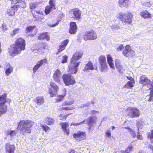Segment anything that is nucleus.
<instances>
[{"mask_svg":"<svg viewBox=\"0 0 153 153\" xmlns=\"http://www.w3.org/2000/svg\"><path fill=\"white\" fill-rule=\"evenodd\" d=\"M25 40L19 37L16 39L15 43L10 45L8 49V52L11 56H15L21 53L22 51L25 49Z\"/></svg>","mask_w":153,"mask_h":153,"instance_id":"f257e3e1","label":"nucleus"},{"mask_svg":"<svg viewBox=\"0 0 153 153\" xmlns=\"http://www.w3.org/2000/svg\"><path fill=\"white\" fill-rule=\"evenodd\" d=\"M34 125V122L30 120H21L18 123L17 129L20 130L22 134L31 133V128Z\"/></svg>","mask_w":153,"mask_h":153,"instance_id":"f03ea898","label":"nucleus"},{"mask_svg":"<svg viewBox=\"0 0 153 153\" xmlns=\"http://www.w3.org/2000/svg\"><path fill=\"white\" fill-rule=\"evenodd\" d=\"M140 83L142 84L143 86H145L146 85L150 86L151 87L149 89L150 90V93L149 95V98L148 99L149 101H153V86L151 83V81L144 75H142L140 78Z\"/></svg>","mask_w":153,"mask_h":153,"instance_id":"7ed1b4c3","label":"nucleus"},{"mask_svg":"<svg viewBox=\"0 0 153 153\" xmlns=\"http://www.w3.org/2000/svg\"><path fill=\"white\" fill-rule=\"evenodd\" d=\"M37 3L35 2H31L29 4V8L30 10L31 14L33 17L35 18V20L37 21H40L42 20V18L37 15L41 14L40 11L35 10L33 11V10L37 7Z\"/></svg>","mask_w":153,"mask_h":153,"instance_id":"20e7f679","label":"nucleus"},{"mask_svg":"<svg viewBox=\"0 0 153 153\" xmlns=\"http://www.w3.org/2000/svg\"><path fill=\"white\" fill-rule=\"evenodd\" d=\"M133 17V14L130 12L126 14L121 12L119 13L117 18L123 23L130 24L132 22Z\"/></svg>","mask_w":153,"mask_h":153,"instance_id":"39448f33","label":"nucleus"},{"mask_svg":"<svg viewBox=\"0 0 153 153\" xmlns=\"http://www.w3.org/2000/svg\"><path fill=\"white\" fill-rule=\"evenodd\" d=\"M126 112L130 118L138 117L140 115L139 110L135 107H129L126 109Z\"/></svg>","mask_w":153,"mask_h":153,"instance_id":"423d86ee","label":"nucleus"},{"mask_svg":"<svg viewBox=\"0 0 153 153\" xmlns=\"http://www.w3.org/2000/svg\"><path fill=\"white\" fill-rule=\"evenodd\" d=\"M62 78L64 83L66 86L73 85L76 83L74 78L69 74H63Z\"/></svg>","mask_w":153,"mask_h":153,"instance_id":"0eeeda50","label":"nucleus"},{"mask_svg":"<svg viewBox=\"0 0 153 153\" xmlns=\"http://www.w3.org/2000/svg\"><path fill=\"white\" fill-rule=\"evenodd\" d=\"M99 70L101 72H105L108 70V66L107 64L105 57L104 55H100L98 58Z\"/></svg>","mask_w":153,"mask_h":153,"instance_id":"6e6552de","label":"nucleus"},{"mask_svg":"<svg viewBox=\"0 0 153 153\" xmlns=\"http://www.w3.org/2000/svg\"><path fill=\"white\" fill-rule=\"evenodd\" d=\"M50 85L51 87L48 88V93L50 97H53L57 94L59 88L57 85L53 82H50Z\"/></svg>","mask_w":153,"mask_h":153,"instance_id":"1a4fd4ad","label":"nucleus"},{"mask_svg":"<svg viewBox=\"0 0 153 153\" xmlns=\"http://www.w3.org/2000/svg\"><path fill=\"white\" fill-rule=\"evenodd\" d=\"M97 38V36L96 33L92 29L87 31L82 36L83 39L85 41L95 40Z\"/></svg>","mask_w":153,"mask_h":153,"instance_id":"9d476101","label":"nucleus"},{"mask_svg":"<svg viewBox=\"0 0 153 153\" xmlns=\"http://www.w3.org/2000/svg\"><path fill=\"white\" fill-rule=\"evenodd\" d=\"M73 102L65 101L61 105V107L60 108L59 110L60 111H70L73 110L74 109L73 106H69L73 104Z\"/></svg>","mask_w":153,"mask_h":153,"instance_id":"9b49d317","label":"nucleus"},{"mask_svg":"<svg viewBox=\"0 0 153 153\" xmlns=\"http://www.w3.org/2000/svg\"><path fill=\"white\" fill-rule=\"evenodd\" d=\"M73 137L78 141H81L86 139V134L85 132L79 131L73 135Z\"/></svg>","mask_w":153,"mask_h":153,"instance_id":"f8f14e48","label":"nucleus"},{"mask_svg":"<svg viewBox=\"0 0 153 153\" xmlns=\"http://www.w3.org/2000/svg\"><path fill=\"white\" fill-rule=\"evenodd\" d=\"M122 53L126 57H130L133 56L134 51L132 50L131 47L129 45H127L122 51Z\"/></svg>","mask_w":153,"mask_h":153,"instance_id":"ddd939ff","label":"nucleus"},{"mask_svg":"<svg viewBox=\"0 0 153 153\" xmlns=\"http://www.w3.org/2000/svg\"><path fill=\"white\" fill-rule=\"evenodd\" d=\"M25 30L26 33L28 34V36L30 37H33L36 35L37 32V29L35 25H30L27 27Z\"/></svg>","mask_w":153,"mask_h":153,"instance_id":"4468645a","label":"nucleus"},{"mask_svg":"<svg viewBox=\"0 0 153 153\" xmlns=\"http://www.w3.org/2000/svg\"><path fill=\"white\" fill-rule=\"evenodd\" d=\"M83 53L80 51H76L73 55L70 61V63L75 64L76 61L79 60L82 56Z\"/></svg>","mask_w":153,"mask_h":153,"instance_id":"2eb2a0df","label":"nucleus"},{"mask_svg":"<svg viewBox=\"0 0 153 153\" xmlns=\"http://www.w3.org/2000/svg\"><path fill=\"white\" fill-rule=\"evenodd\" d=\"M73 15V18L75 20H79L81 18V11L78 8L72 9L71 10Z\"/></svg>","mask_w":153,"mask_h":153,"instance_id":"dca6fc26","label":"nucleus"},{"mask_svg":"<svg viewBox=\"0 0 153 153\" xmlns=\"http://www.w3.org/2000/svg\"><path fill=\"white\" fill-rule=\"evenodd\" d=\"M61 128L64 132L65 134L68 136L70 134V130L69 128H68L69 127V123L68 122H61L59 124Z\"/></svg>","mask_w":153,"mask_h":153,"instance_id":"f3484780","label":"nucleus"},{"mask_svg":"<svg viewBox=\"0 0 153 153\" xmlns=\"http://www.w3.org/2000/svg\"><path fill=\"white\" fill-rule=\"evenodd\" d=\"M62 73L60 70L57 69L54 72L53 75V80L56 82H60Z\"/></svg>","mask_w":153,"mask_h":153,"instance_id":"a211bd4d","label":"nucleus"},{"mask_svg":"<svg viewBox=\"0 0 153 153\" xmlns=\"http://www.w3.org/2000/svg\"><path fill=\"white\" fill-rule=\"evenodd\" d=\"M80 62H78L75 64L71 63V64L74 66L69 67V70L68 72L70 73V74H76L78 71V69L77 67L79 66Z\"/></svg>","mask_w":153,"mask_h":153,"instance_id":"6ab92c4d","label":"nucleus"},{"mask_svg":"<svg viewBox=\"0 0 153 153\" xmlns=\"http://www.w3.org/2000/svg\"><path fill=\"white\" fill-rule=\"evenodd\" d=\"M47 63V59L46 58H45L41 59L38 62L37 64L36 65L33 67V71L35 73L42 66L43 64Z\"/></svg>","mask_w":153,"mask_h":153,"instance_id":"aec40b11","label":"nucleus"},{"mask_svg":"<svg viewBox=\"0 0 153 153\" xmlns=\"http://www.w3.org/2000/svg\"><path fill=\"white\" fill-rule=\"evenodd\" d=\"M47 63V59L46 58H45L41 59L38 62L37 64L36 65L33 67V71L35 73L42 66L43 64Z\"/></svg>","mask_w":153,"mask_h":153,"instance_id":"412c9836","label":"nucleus"},{"mask_svg":"<svg viewBox=\"0 0 153 153\" xmlns=\"http://www.w3.org/2000/svg\"><path fill=\"white\" fill-rule=\"evenodd\" d=\"M46 47V43L42 42L38 44L35 50L41 54H43L45 53Z\"/></svg>","mask_w":153,"mask_h":153,"instance_id":"4be33fe9","label":"nucleus"},{"mask_svg":"<svg viewBox=\"0 0 153 153\" xmlns=\"http://www.w3.org/2000/svg\"><path fill=\"white\" fill-rule=\"evenodd\" d=\"M77 28L76 22H71L70 23L69 33L71 34H75L77 32Z\"/></svg>","mask_w":153,"mask_h":153,"instance_id":"5701e85b","label":"nucleus"},{"mask_svg":"<svg viewBox=\"0 0 153 153\" xmlns=\"http://www.w3.org/2000/svg\"><path fill=\"white\" fill-rule=\"evenodd\" d=\"M5 148L6 153H14L15 147L14 145H11L8 143L6 144Z\"/></svg>","mask_w":153,"mask_h":153,"instance_id":"b1692460","label":"nucleus"},{"mask_svg":"<svg viewBox=\"0 0 153 153\" xmlns=\"http://www.w3.org/2000/svg\"><path fill=\"white\" fill-rule=\"evenodd\" d=\"M140 14L144 19H151L152 18V14L147 10H142Z\"/></svg>","mask_w":153,"mask_h":153,"instance_id":"393cba45","label":"nucleus"},{"mask_svg":"<svg viewBox=\"0 0 153 153\" xmlns=\"http://www.w3.org/2000/svg\"><path fill=\"white\" fill-rule=\"evenodd\" d=\"M33 101L38 105H41L44 103L45 100L43 97L39 96L36 97Z\"/></svg>","mask_w":153,"mask_h":153,"instance_id":"a878e982","label":"nucleus"},{"mask_svg":"<svg viewBox=\"0 0 153 153\" xmlns=\"http://www.w3.org/2000/svg\"><path fill=\"white\" fill-rule=\"evenodd\" d=\"M130 2V0H119L118 4L121 7H127Z\"/></svg>","mask_w":153,"mask_h":153,"instance_id":"bb28decb","label":"nucleus"},{"mask_svg":"<svg viewBox=\"0 0 153 153\" xmlns=\"http://www.w3.org/2000/svg\"><path fill=\"white\" fill-rule=\"evenodd\" d=\"M94 69V68L93 63L91 61H89L85 65L83 71H85L88 70H93Z\"/></svg>","mask_w":153,"mask_h":153,"instance_id":"cd10ccee","label":"nucleus"},{"mask_svg":"<svg viewBox=\"0 0 153 153\" xmlns=\"http://www.w3.org/2000/svg\"><path fill=\"white\" fill-rule=\"evenodd\" d=\"M7 105L5 103H0V113L2 114H4L7 111Z\"/></svg>","mask_w":153,"mask_h":153,"instance_id":"c85d7f7f","label":"nucleus"},{"mask_svg":"<svg viewBox=\"0 0 153 153\" xmlns=\"http://www.w3.org/2000/svg\"><path fill=\"white\" fill-rule=\"evenodd\" d=\"M38 39L40 40L46 39L47 41L50 40V37L47 32L40 33L38 37Z\"/></svg>","mask_w":153,"mask_h":153,"instance_id":"c756f323","label":"nucleus"},{"mask_svg":"<svg viewBox=\"0 0 153 153\" xmlns=\"http://www.w3.org/2000/svg\"><path fill=\"white\" fill-rule=\"evenodd\" d=\"M107 60L108 64L111 68H114V64L113 62V60L112 57L110 54H108L107 55Z\"/></svg>","mask_w":153,"mask_h":153,"instance_id":"7c9ffc66","label":"nucleus"},{"mask_svg":"<svg viewBox=\"0 0 153 153\" xmlns=\"http://www.w3.org/2000/svg\"><path fill=\"white\" fill-rule=\"evenodd\" d=\"M45 121L46 123L48 125H53L55 122V120L53 118L49 117L45 118Z\"/></svg>","mask_w":153,"mask_h":153,"instance_id":"2f4dec72","label":"nucleus"},{"mask_svg":"<svg viewBox=\"0 0 153 153\" xmlns=\"http://www.w3.org/2000/svg\"><path fill=\"white\" fill-rule=\"evenodd\" d=\"M59 23V21L56 19H53L50 21L48 24L49 26L53 27L57 25Z\"/></svg>","mask_w":153,"mask_h":153,"instance_id":"473e14b6","label":"nucleus"},{"mask_svg":"<svg viewBox=\"0 0 153 153\" xmlns=\"http://www.w3.org/2000/svg\"><path fill=\"white\" fill-rule=\"evenodd\" d=\"M7 95L6 93H4L0 96V103H6L7 102Z\"/></svg>","mask_w":153,"mask_h":153,"instance_id":"72a5a7b5","label":"nucleus"},{"mask_svg":"<svg viewBox=\"0 0 153 153\" xmlns=\"http://www.w3.org/2000/svg\"><path fill=\"white\" fill-rule=\"evenodd\" d=\"M71 114H60L59 115V120H60L65 121L66 120L68 117Z\"/></svg>","mask_w":153,"mask_h":153,"instance_id":"f704fd0d","label":"nucleus"},{"mask_svg":"<svg viewBox=\"0 0 153 153\" xmlns=\"http://www.w3.org/2000/svg\"><path fill=\"white\" fill-rule=\"evenodd\" d=\"M135 83V81H128L124 86V87L127 88H131L133 87Z\"/></svg>","mask_w":153,"mask_h":153,"instance_id":"c9c22d12","label":"nucleus"},{"mask_svg":"<svg viewBox=\"0 0 153 153\" xmlns=\"http://www.w3.org/2000/svg\"><path fill=\"white\" fill-rule=\"evenodd\" d=\"M8 68L5 71V73L7 76H8L13 71V68L11 65L10 64H7Z\"/></svg>","mask_w":153,"mask_h":153,"instance_id":"e433bc0d","label":"nucleus"},{"mask_svg":"<svg viewBox=\"0 0 153 153\" xmlns=\"http://www.w3.org/2000/svg\"><path fill=\"white\" fill-rule=\"evenodd\" d=\"M65 97L61 94L58 95L55 98V101L56 103H58L61 102L63 100Z\"/></svg>","mask_w":153,"mask_h":153,"instance_id":"4c0bfd02","label":"nucleus"},{"mask_svg":"<svg viewBox=\"0 0 153 153\" xmlns=\"http://www.w3.org/2000/svg\"><path fill=\"white\" fill-rule=\"evenodd\" d=\"M133 146L130 145L125 150H123L124 153H130L133 150Z\"/></svg>","mask_w":153,"mask_h":153,"instance_id":"58836bf2","label":"nucleus"},{"mask_svg":"<svg viewBox=\"0 0 153 153\" xmlns=\"http://www.w3.org/2000/svg\"><path fill=\"white\" fill-rule=\"evenodd\" d=\"M115 65L116 68L117 69L118 71L120 72L123 69V67L121 64L118 61H116Z\"/></svg>","mask_w":153,"mask_h":153,"instance_id":"ea45409f","label":"nucleus"},{"mask_svg":"<svg viewBox=\"0 0 153 153\" xmlns=\"http://www.w3.org/2000/svg\"><path fill=\"white\" fill-rule=\"evenodd\" d=\"M147 138L149 139L151 143H153V130L151 131V132L148 133Z\"/></svg>","mask_w":153,"mask_h":153,"instance_id":"a19ab883","label":"nucleus"},{"mask_svg":"<svg viewBox=\"0 0 153 153\" xmlns=\"http://www.w3.org/2000/svg\"><path fill=\"white\" fill-rule=\"evenodd\" d=\"M6 13L9 16H13L15 14V11L11 8L7 9Z\"/></svg>","mask_w":153,"mask_h":153,"instance_id":"79ce46f5","label":"nucleus"},{"mask_svg":"<svg viewBox=\"0 0 153 153\" xmlns=\"http://www.w3.org/2000/svg\"><path fill=\"white\" fill-rule=\"evenodd\" d=\"M56 1L54 0H50L49 1V4L50 7H51L53 9L55 10L56 9Z\"/></svg>","mask_w":153,"mask_h":153,"instance_id":"37998d69","label":"nucleus"},{"mask_svg":"<svg viewBox=\"0 0 153 153\" xmlns=\"http://www.w3.org/2000/svg\"><path fill=\"white\" fill-rule=\"evenodd\" d=\"M20 1L18 5L19 7L25 8L26 7V3L25 0H20Z\"/></svg>","mask_w":153,"mask_h":153,"instance_id":"c03bdc74","label":"nucleus"},{"mask_svg":"<svg viewBox=\"0 0 153 153\" xmlns=\"http://www.w3.org/2000/svg\"><path fill=\"white\" fill-rule=\"evenodd\" d=\"M53 9L50 6L47 5L44 11L46 15L49 14L51 11V9Z\"/></svg>","mask_w":153,"mask_h":153,"instance_id":"a18cd8bd","label":"nucleus"},{"mask_svg":"<svg viewBox=\"0 0 153 153\" xmlns=\"http://www.w3.org/2000/svg\"><path fill=\"white\" fill-rule=\"evenodd\" d=\"M66 48L60 44L59 46V48L58 49L57 52L56 53V54H58L59 53L65 50Z\"/></svg>","mask_w":153,"mask_h":153,"instance_id":"49530a36","label":"nucleus"},{"mask_svg":"<svg viewBox=\"0 0 153 153\" xmlns=\"http://www.w3.org/2000/svg\"><path fill=\"white\" fill-rule=\"evenodd\" d=\"M69 42V40L68 39H65L61 42L60 44L66 48Z\"/></svg>","mask_w":153,"mask_h":153,"instance_id":"de8ad7c7","label":"nucleus"},{"mask_svg":"<svg viewBox=\"0 0 153 153\" xmlns=\"http://www.w3.org/2000/svg\"><path fill=\"white\" fill-rule=\"evenodd\" d=\"M19 28L14 29L12 31V33L11 34L10 36L13 37V36L16 34L19 31Z\"/></svg>","mask_w":153,"mask_h":153,"instance_id":"09e8293b","label":"nucleus"},{"mask_svg":"<svg viewBox=\"0 0 153 153\" xmlns=\"http://www.w3.org/2000/svg\"><path fill=\"white\" fill-rule=\"evenodd\" d=\"M41 126L45 132H47L48 130L50 129V127L46 125H41Z\"/></svg>","mask_w":153,"mask_h":153,"instance_id":"8fccbe9b","label":"nucleus"},{"mask_svg":"<svg viewBox=\"0 0 153 153\" xmlns=\"http://www.w3.org/2000/svg\"><path fill=\"white\" fill-rule=\"evenodd\" d=\"M68 56L66 55H65L62 57L61 63H66L67 62Z\"/></svg>","mask_w":153,"mask_h":153,"instance_id":"3c124183","label":"nucleus"},{"mask_svg":"<svg viewBox=\"0 0 153 153\" xmlns=\"http://www.w3.org/2000/svg\"><path fill=\"white\" fill-rule=\"evenodd\" d=\"M124 48V47L123 45L121 44L117 48L116 50L118 52L120 51L123 49Z\"/></svg>","mask_w":153,"mask_h":153,"instance_id":"603ef678","label":"nucleus"},{"mask_svg":"<svg viewBox=\"0 0 153 153\" xmlns=\"http://www.w3.org/2000/svg\"><path fill=\"white\" fill-rule=\"evenodd\" d=\"M11 1V4H16L17 3H19L20 1H21L20 0H10Z\"/></svg>","mask_w":153,"mask_h":153,"instance_id":"864d4df0","label":"nucleus"},{"mask_svg":"<svg viewBox=\"0 0 153 153\" xmlns=\"http://www.w3.org/2000/svg\"><path fill=\"white\" fill-rule=\"evenodd\" d=\"M61 94L63 96L65 97L66 96V92H67V89L66 88H64L63 89L61 90Z\"/></svg>","mask_w":153,"mask_h":153,"instance_id":"5fc2aeb1","label":"nucleus"},{"mask_svg":"<svg viewBox=\"0 0 153 153\" xmlns=\"http://www.w3.org/2000/svg\"><path fill=\"white\" fill-rule=\"evenodd\" d=\"M137 138V139L139 140H143V137L142 134L139 133H138Z\"/></svg>","mask_w":153,"mask_h":153,"instance_id":"6e6d98bb","label":"nucleus"},{"mask_svg":"<svg viewBox=\"0 0 153 153\" xmlns=\"http://www.w3.org/2000/svg\"><path fill=\"white\" fill-rule=\"evenodd\" d=\"M16 133V132L15 130L10 131L7 132V134L8 135H12V136H13V135H15Z\"/></svg>","mask_w":153,"mask_h":153,"instance_id":"4d7b16f0","label":"nucleus"},{"mask_svg":"<svg viewBox=\"0 0 153 153\" xmlns=\"http://www.w3.org/2000/svg\"><path fill=\"white\" fill-rule=\"evenodd\" d=\"M105 134L106 136L108 137H110L111 136V133L109 130H107L105 132Z\"/></svg>","mask_w":153,"mask_h":153,"instance_id":"13d9d810","label":"nucleus"},{"mask_svg":"<svg viewBox=\"0 0 153 153\" xmlns=\"http://www.w3.org/2000/svg\"><path fill=\"white\" fill-rule=\"evenodd\" d=\"M131 136L133 138H135L136 137V134L133 130L131 131Z\"/></svg>","mask_w":153,"mask_h":153,"instance_id":"bf43d9fd","label":"nucleus"},{"mask_svg":"<svg viewBox=\"0 0 153 153\" xmlns=\"http://www.w3.org/2000/svg\"><path fill=\"white\" fill-rule=\"evenodd\" d=\"M19 7V6L18 5H12L11 6V8L12 9H16V10H17V9Z\"/></svg>","mask_w":153,"mask_h":153,"instance_id":"052dcab7","label":"nucleus"},{"mask_svg":"<svg viewBox=\"0 0 153 153\" xmlns=\"http://www.w3.org/2000/svg\"><path fill=\"white\" fill-rule=\"evenodd\" d=\"M94 122V118L92 117H89V122L90 123H92Z\"/></svg>","mask_w":153,"mask_h":153,"instance_id":"680f3d73","label":"nucleus"},{"mask_svg":"<svg viewBox=\"0 0 153 153\" xmlns=\"http://www.w3.org/2000/svg\"><path fill=\"white\" fill-rule=\"evenodd\" d=\"M126 78L129 80H130V81H135L134 79L131 76H127Z\"/></svg>","mask_w":153,"mask_h":153,"instance_id":"e2e57ef3","label":"nucleus"},{"mask_svg":"<svg viewBox=\"0 0 153 153\" xmlns=\"http://www.w3.org/2000/svg\"><path fill=\"white\" fill-rule=\"evenodd\" d=\"M113 153H124L123 150H121L117 151H114Z\"/></svg>","mask_w":153,"mask_h":153,"instance_id":"0e129e2a","label":"nucleus"},{"mask_svg":"<svg viewBox=\"0 0 153 153\" xmlns=\"http://www.w3.org/2000/svg\"><path fill=\"white\" fill-rule=\"evenodd\" d=\"M148 148L152 149V151L153 150V145L151 144H149L148 146Z\"/></svg>","mask_w":153,"mask_h":153,"instance_id":"69168bd1","label":"nucleus"},{"mask_svg":"<svg viewBox=\"0 0 153 153\" xmlns=\"http://www.w3.org/2000/svg\"><path fill=\"white\" fill-rule=\"evenodd\" d=\"M80 123H72L71 124V126L72 125H74V126H78V125H79L80 124Z\"/></svg>","mask_w":153,"mask_h":153,"instance_id":"338daca9","label":"nucleus"},{"mask_svg":"<svg viewBox=\"0 0 153 153\" xmlns=\"http://www.w3.org/2000/svg\"><path fill=\"white\" fill-rule=\"evenodd\" d=\"M97 112H98V111H95V110H92L91 111V113L92 114H94L97 113Z\"/></svg>","mask_w":153,"mask_h":153,"instance_id":"774afa93","label":"nucleus"}]
</instances>
